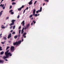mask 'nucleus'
<instances>
[{"label": "nucleus", "instance_id": "f257e3e1", "mask_svg": "<svg viewBox=\"0 0 64 64\" xmlns=\"http://www.w3.org/2000/svg\"><path fill=\"white\" fill-rule=\"evenodd\" d=\"M9 51V50H8L6 51V52H5V54L6 55V56H4L3 57V58L4 59L8 58L9 57V56H12V55L11 53L10 52H8Z\"/></svg>", "mask_w": 64, "mask_h": 64}, {"label": "nucleus", "instance_id": "f03ea898", "mask_svg": "<svg viewBox=\"0 0 64 64\" xmlns=\"http://www.w3.org/2000/svg\"><path fill=\"white\" fill-rule=\"evenodd\" d=\"M21 40L20 41H19L18 42H14L13 43V44L14 46H15L16 45H18V44H20V43H21Z\"/></svg>", "mask_w": 64, "mask_h": 64}, {"label": "nucleus", "instance_id": "7ed1b4c3", "mask_svg": "<svg viewBox=\"0 0 64 64\" xmlns=\"http://www.w3.org/2000/svg\"><path fill=\"white\" fill-rule=\"evenodd\" d=\"M14 50V47L12 46L10 47V52H13Z\"/></svg>", "mask_w": 64, "mask_h": 64}, {"label": "nucleus", "instance_id": "20e7f679", "mask_svg": "<svg viewBox=\"0 0 64 64\" xmlns=\"http://www.w3.org/2000/svg\"><path fill=\"white\" fill-rule=\"evenodd\" d=\"M30 25V24H27L25 28H24V30H26V29H28V28H29V26Z\"/></svg>", "mask_w": 64, "mask_h": 64}, {"label": "nucleus", "instance_id": "39448f33", "mask_svg": "<svg viewBox=\"0 0 64 64\" xmlns=\"http://www.w3.org/2000/svg\"><path fill=\"white\" fill-rule=\"evenodd\" d=\"M11 34H9L8 36V39H9L10 38H11Z\"/></svg>", "mask_w": 64, "mask_h": 64}, {"label": "nucleus", "instance_id": "423d86ee", "mask_svg": "<svg viewBox=\"0 0 64 64\" xmlns=\"http://www.w3.org/2000/svg\"><path fill=\"white\" fill-rule=\"evenodd\" d=\"M4 61L2 60H0V63L2 64L4 63Z\"/></svg>", "mask_w": 64, "mask_h": 64}, {"label": "nucleus", "instance_id": "0eeeda50", "mask_svg": "<svg viewBox=\"0 0 64 64\" xmlns=\"http://www.w3.org/2000/svg\"><path fill=\"white\" fill-rule=\"evenodd\" d=\"M22 24V26H24L25 24L24 21V20L21 23V24Z\"/></svg>", "mask_w": 64, "mask_h": 64}, {"label": "nucleus", "instance_id": "6e6552de", "mask_svg": "<svg viewBox=\"0 0 64 64\" xmlns=\"http://www.w3.org/2000/svg\"><path fill=\"white\" fill-rule=\"evenodd\" d=\"M32 0H31L30 2L29 3V4L30 5L31 4H32Z\"/></svg>", "mask_w": 64, "mask_h": 64}, {"label": "nucleus", "instance_id": "1a4fd4ad", "mask_svg": "<svg viewBox=\"0 0 64 64\" xmlns=\"http://www.w3.org/2000/svg\"><path fill=\"white\" fill-rule=\"evenodd\" d=\"M15 20H12V21H11V22H12V23L13 24H14V22H15Z\"/></svg>", "mask_w": 64, "mask_h": 64}, {"label": "nucleus", "instance_id": "9d476101", "mask_svg": "<svg viewBox=\"0 0 64 64\" xmlns=\"http://www.w3.org/2000/svg\"><path fill=\"white\" fill-rule=\"evenodd\" d=\"M26 32H25L22 35V36H25V35H26Z\"/></svg>", "mask_w": 64, "mask_h": 64}, {"label": "nucleus", "instance_id": "9b49d317", "mask_svg": "<svg viewBox=\"0 0 64 64\" xmlns=\"http://www.w3.org/2000/svg\"><path fill=\"white\" fill-rule=\"evenodd\" d=\"M0 55H2V54H3L4 53V52H0Z\"/></svg>", "mask_w": 64, "mask_h": 64}, {"label": "nucleus", "instance_id": "f8f14e48", "mask_svg": "<svg viewBox=\"0 0 64 64\" xmlns=\"http://www.w3.org/2000/svg\"><path fill=\"white\" fill-rule=\"evenodd\" d=\"M14 25V24H13V23H12L10 24L9 25L10 26H11L12 25Z\"/></svg>", "mask_w": 64, "mask_h": 64}, {"label": "nucleus", "instance_id": "ddd939ff", "mask_svg": "<svg viewBox=\"0 0 64 64\" xmlns=\"http://www.w3.org/2000/svg\"><path fill=\"white\" fill-rule=\"evenodd\" d=\"M36 12V10L35 9H34L33 11V13H35Z\"/></svg>", "mask_w": 64, "mask_h": 64}, {"label": "nucleus", "instance_id": "4468645a", "mask_svg": "<svg viewBox=\"0 0 64 64\" xmlns=\"http://www.w3.org/2000/svg\"><path fill=\"white\" fill-rule=\"evenodd\" d=\"M18 37L17 36H16L14 37V38H15V39H16V38H17Z\"/></svg>", "mask_w": 64, "mask_h": 64}, {"label": "nucleus", "instance_id": "2eb2a0df", "mask_svg": "<svg viewBox=\"0 0 64 64\" xmlns=\"http://www.w3.org/2000/svg\"><path fill=\"white\" fill-rule=\"evenodd\" d=\"M22 9V8H18V11H20Z\"/></svg>", "mask_w": 64, "mask_h": 64}, {"label": "nucleus", "instance_id": "dca6fc26", "mask_svg": "<svg viewBox=\"0 0 64 64\" xmlns=\"http://www.w3.org/2000/svg\"><path fill=\"white\" fill-rule=\"evenodd\" d=\"M42 7H41L40 8V10H39L40 11V12H41L42 11Z\"/></svg>", "mask_w": 64, "mask_h": 64}, {"label": "nucleus", "instance_id": "f3484780", "mask_svg": "<svg viewBox=\"0 0 64 64\" xmlns=\"http://www.w3.org/2000/svg\"><path fill=\"white\" fill-rule=\"evenodd\" d=\"M10 48V47L8 46H7L6 48V50H7L8 48Z\"/></svg>", "mask_w": 64, "mask_h": 64}, {"label": "nucleus", "instance_id": "a211bd4d", "mask_svg": "<svg viewBox=\"0 0 64 64\" xmlns=\"http://www.w3.org/2000/svg\"><path fill=\"white\" fill-rule=\"evenodd\" d=\"M24 28H23L22 30V31H21L22 32H24Z\"/></svg>", "mask_w": 64, "mask_h": 64}, {"label": "nucleus", "instance_id": "6ab92c4d", "mask_svg": "<svg viewBox=\"0 0 64 64\" xmlns=\"http://www.w3.org/2000/svg\"><path fill=\"white\" fill-rule=\"evenodd\" d=\"M2 47L1 46H0V51H2Z\"/></svg>", "mask_w": 64, "mask_h": 64}, {"label": "nucleus", "instance_id": "aec40b11", "mask_svg": "<svg viewBox=\"0 0 64 64\" xmlns=\"http://www.w3.org/2000/svg\"><path fill=\"white\" fill-rule=\"evenodd\" d=\"M16 4V3L14 2H13L12 3V4L13 5L14 4Z\"/></svg>", "mask_w": 64, "mask_h": 64}, {"label": "nucleus", "instance_id": "412c9836", "mask_svg": "<svg viewBox=\"0 0 64 64\" xmlns=\"http://www.w3.org/2000/svg\"><path fill=\"white\" fill-rule=\"evenodd\" d=\"M11 14L12 15L14 14V12H10Z\"/></svg>", "mask_w": 64, "mask_h": 64}, {"label": "nucleus", "instance_id": "4be33fe9", "mask_svg": "<svg viewBox=\"0 0 64 64\" xmlns=\"http://www.w3.org/2000/svg\"><path fill=\"white\" fill-rule=\"evenodd\" d=\"M40 12V11L39 10H38V11H36V13H38V12Z\"/></svg>", "mask_w": 64, "mask_h": 64}, {"label": "nucleus", "instance_id": "5701e85b", "mask_svg": "<svg viewBox=\"0 0 64 64\" xmlns=\"http://www.w3.org/2000/svg\"><path fill=\"white\" fill-rule=\"evenodd\" d=\"M3 12V11H2L0 12V15H1L2 14V12Z\"/></svg>", "mask_w": 64, "mask_h": 64}, {"label": "nucleus", "instance_id": "b1692460", "mask_svg": "<svg viewBox=\"0 0 64 64\" xmlns=\"http://www.w3.org/2000/svg\"><path fill=\"white\" fill-rule=\"evenodd\" d=\"M1 28L2 29H5V27L4 26L1 27Z\"/></svg>", "mask_w": 64, "mask_h": 64}, {"label": "nucleus", "instance_id": "393cba45", "mask_svg": "<svg viewBox=\"0 0 64 64\" xmlns=\"http://www.w3.org/2000/svg\"><path fill=\"white\" fill-rule=\"evenodd\" d=\"M3 39H4V40H6V37H4L3 38Z\"/></svg>", "mask_w": 64, "mask_h": 64}, {"label": "nucleus", "instance_id": "a878e982", "mask_svg": "<svg viewBox=\"0 0 64 64\" xmlns=\"http://www.w3.org/2000/svg\"><path fill=\"white\" fill-rule=\"evenodd\" d=\"M15 26H13V29H15Z\"/></svg>", "mask_w": 64, "mask_h": 64}, {"label": "nucleus", "instance_id": "bb28decb", "mask_svg": "<svg viewBox=\"0 0 64 64\" xmlns=\"http://www.w3.org/2000/svg\"><path fill=\"white\" fill-rule=\"evenodd\" d=\"M12 11H13V10H10L9 12H12Z\"/></svg>", "mask_w": 64, "mask_h": 64}, {"label": "nucleus", "instance_id": "cd10ccee", "mask_svg": "<svg viewBox=\"0 0 64 64\" xmlns=\"http://www.w3.org/2000/svg\"><path fill=\"white\" fill-rule=\"evenodd\" d=\"M12 8V6H10V9L11 8Z\"/></svg>", "mask_w": 64, "mask_h": 64}, {"label": "nucleus", "instance_id": "c85d7f7f", "mask_svg": "<svg viewBox=\"0 0 64 64\" xmlns=\"http://www.w3.org/2000/svg\"><path fill=\"white\" fill-rule=\"evenodd\" d=\"M34 16H38V15L37 14H34Z\"/></svg>", "mask_w": 64, "mask_h": 64}, {"label": "nucleus", "instance_id": "c756f323", "mask_svg": "<svg viewBox=\"0 0 64 64\" xmlns=\"http://www.w3.org/2000/svg\"><path fill=\"white\" fill-rule=\"evenodd\" d=\"M24 7V6L23 5V6H22V7H21L20 8L22 9Z\"/></svg>", "mask_w": 64, "mask_h": 64}, {"label": "nucleus", "instance_id": "7c9ffc66", "mask_svg": "<svg viewBox=\"0 0 64 64\" xmlns=\"http://www.w3.org/2000/svg\"><path fill=\"white\" fill-rule=\"evenodd\" d=\"M20 34H18V37H20Z\"/></svg>", "mask_w": 64, "mask_h": 64}, {"label": "nucleus", "instance_id": "2f4dec72", "mask_svg": "<svg viewBox=\"0 0 64 64\" xmlns=\"http://www.w3.org/2000/svg\"><path fill=\"white\" fill-rule=\"evenodd\" d=\"M33 22H34V24H35V23H36V22H35V20H34Z\"/></svg>", "mask_w": 64, "mask_h": 64}, {"label": "nucleus", "instance_id": "473e14b6", "mask_svg": "<svg viewBox=\"0 0 64 64\" xmlns=\"http://www.w3.org/2000/svg\"><path fill=\"white\" fill-rule=\"evenodd\" d=\"M37 2V1H35L34 2V4H36V3Z\"/></svg>", "mask_w": 64, "mask_h": 64}, {"label": "nucleus", "instance_id": "72a5a7b5", "mask_svg": "<svg viewBox=\"0 0 64 64\" xmlns=\"http://www.w3.org/2000/svg\"><path fill=\"white\" fill-rule=\"evenodd\" d=\"M1 43L2 44H4V42H2Z\"/></svg>", "mask_w": 64, "mask_h": 64}, {"label": "nucleus", "instance_id": "f704fd0d", "mask_svg": "<svg viewBox=\"0 0 64 64\" xmlns=\"http://www.w3.org/2000/svg\"><path fill=\"white\" fill-rule=\"evenodd\" d=\"M28 7L26 8L25 9V10H28Z\"/></svg>", "mask_w": 64, "mask_h": 64}, {"label": "nucleus", "instance_id": "c9c22d12", "mask_svg": "<svg viewBox=\"0 0 64 64\" xmlns=\"http://www.w3.org/2000/svg\"><path fill=\"white\" fill-rule=\"evenodd\" d=\"M21 27L20 26L18 28V29H21Z\"/></svg>", "mask_w": 64, "mask_h": 64}, {"label": "nucleus", "instance_id": "e433bc0d", "mask_svg": "<svg viewBox=\"0 0 64 64\" xmlns=\"http://www.w3.org/2000/svg\"><path fill=\"white\" fill-rule=\"evenodd\" d=\"M3 8H2V9H5V6H3Z\"/></svg>", "mask_w": 64, "mask_h": 64}, {"label": "nucleus", "instance_id": "4c0bfd02", "mask_svg": "<svg viewBox=\"0 0 64 64\" xmlns=\"http://www.w3.org/2000/svg\"><path fill=\"white\" fill-rule=\"evenodd\" d=\"M20 17V15H18L17 17V18H18Z\"/></svg>", "mask_w": 64, "mask_h": 64}, {"label": "nucleus", "instance_id": "58836bf2", "mask_svg": "<svg viewBox=\"0 0 64 64\" xmlns=\"http://www.w3.org/2000/svg\"><path fill=\"white\" fill-rule=\"evenodd\" d=\"M48 0H46V1H45L46 2H48L49 1Z\"/></svg>", "mask_w": 64, "mask_h": 64}, {"label": "nucleus", "instance_id": "ea45409f", "mask_svg": "<svg viewBox=\"0 0 64 64\" xmlns=\"http://www.w3.org/2000/svg\"><path fill=\"white\" fill-rule=\"evenodd\" d=\"M15 34V32H13L12 33V34Z\"/></svg>", "mask_w": 64, "mask_h": 64}, {"label": "nucleus", "instance_id": "a19ab883", "mask_svg": "<svg viewBox=\"0 0 64 64\" xmlns=\"http://www.w3.org/2000/svg\"><path fill=\"white\" fill-rule=\"evenodd\" d=\"M32 15H30V16L29 17H30V18H31V17H32Z\"/></svg>", "mask_w": 64, "mask_h": 64}, {"label": "nucleus", "instance_id": "79ce46f5", "mask_svg": "<svg viewBox=\"0 0 64 64\" xmlns=\"http://www.w3.org/2000/svg\"><path fill=\"white\" fill-rule=\"evenodd\" d=\"M25 10H24V12H23V14H24V13L25 12Z\"/></svg>", "mask_w": 64, "mask_h": 64}, {"label": "nucleus", "instance_id": "37998d69", "mask_svg": "<svg viewBox=\"0 0 64 64\" xmlns=\"http://www.w3.org/2000/svg\"><path fill=\"white\" fill-rule=\"evenodd\" d=\"M9 18V17H7L6 18V19H8Z\"/></svg>", "mask_w": 64, "mask_h": 64}, {"label": "nucleus", "instance_id": "c03bdc74", "mask_svg": "<svg viewBox=\"0 0 64 64\" xmlns=\"http://www.w3.org/2000/svg\"><path fill=\"white\" fill-rule=\"evenodd\" d=\"M12 26H11L10 27V28L11 29H12Z\"/></svg>", "mask_w": 64, "mask_h": 64}, {"label": "nucleus", "instance_id": "a18cd8bd", "mask_svg": "<svg viewBox=\"0 0 64 64\" xmlns=\"http://www.w3.org/2000/svg\"><path fill=\"white\" fill-rule=\"evenodd\" d=\"M5 60L6 61H8V60L7 59H5Z\"/></svg>", "mask_w": 64, "mask_h": 64}, {"label": "nucleus", "instance_id": "49530a36", "mask_svg": "<svg viewBox=\"0 0 64 64\" xmlns=\"http://www.w3.org/2000/svg\"><path fill=\"white\" fill-rule=\"evenodd\" d=\"M33 13V14L32 16H34V14H35V13Z\"/></svg>", "mask_w": 64, "mask_h": 64}, {"label": "nucleus", "instance_id": "de8ad7c7", "mask_svg": "<svg viewBox=\"0 0 64 64\" xmlns=\"http://www.w3.org/2000/svg\"><path fill=\"white\" fill-rule=\"evenodd\" d=\"M33 22H32V24H31V25H32H32H33Z\"/></svg>", "mask_w": 64, "mask_h": 64}, {"label": "nucleus", "instance_id": "09e8293b", "mask_svg": "<svg viewBox=\"0 0 64 64\" xmlns=\"http://www.w3.org/2000/svg\"><path fill=\"white\" fill-rule=\"evenodd\" d=\"M4 6V4H3V5H2V7Z\"/></svg>", "mask_w": 64, "mask_h": 64}, {"label": "nucleus", "instance_id": "8fccbe9b", "mask_svg": "<svg viewBox=\"0 0 64 64\" xmlns=\"http://www.w3.org/2000/svg\"><path fill=\"white\" fill-rule=\"evenodd\" d=\"M24 36V38H26V36Z\"/></svg>", "mask_w": 64, "mask_h": 64}, {"label": "nucleus", "instance_id": "3c124183", "mask_svg": "<svg viewBox=\"0 0 64 64\" xmlns=\"http://www.w3.org/2000/svg\"><path fill=\"white\" fill-rule=\"evenodd\" d=\"M0 6H2V4H0Z\"/></svg>", "mask_w": 64, "mask_h": 64}, {"label": "nucleus", "instance_id": "603ef678", "mask_svg": "<svg viewBox=\"0 0 64 64\" xmlns=\"http://www.w3.org/2000/svg\"><path fill=\"white\" fill-rule=\"evenodd\" d=\"M21 31V30H19V32H20Z\"/></svg>", "mask_w": 64, "mask_h": 64}, {"label": "nucleus", "instance_id": "864d4df0", "mask_svg": "<svg viewBox=\"0 0 64 64\" xmlns=\"http://www.w3.org/2000/svg\"><path fill=\"white\" fill-rule=\"evenodd\" d=\"M12 31H13V30H12L10 31V32H12Z\"/></svg>", "mask_w": 64, "mask_h": 64}, {"label": "nucleus", "instance_id": "5fc2aeb1", "mask_svg": "<svg viewBox=\"0 0 64 64\" xmlns=\"http://www.w3.org/2000/svg\"><path fill=\"white\" fill-rule=\"evenodd\" d=\"M15 0H12V1H12H12H14Z\"/></svg>", "mask_w": 64, "mask_h": 64}, {"label": "nucleus", "instance_id": "6e6d98bb", "mask_svg": "<svg viewBox=\"0 0 64 64\" xmlns=\"http://www.w3.org/2000/svg\"><path fill=\"white\" fill-rule=\"evenodd\" d=\"M45 4V3H44L43 4V6H44Z\"/></svg>", "mask_w": 64, "mask_h": 64}, {"label": "nucleus", "instance_id": "4d7b16f0", "mask_svg": "<svg viewBox=\"0 0 64 64\" xmlns=\"http://www.w3.org/2000/svg\"><path fill=\"white\" fill-rule=\"evenodd\" d=\"M6 4H4V5H5V6H6Z\"/></svg>", "mask_w": 64, "mask_h": 64}, {"label": "nucleus", "instance_id": "13d9d810", "mask_svg": "<svg viewBox=\"0 0 64 64\" xmlns=\"http://www.w3.org/2000/svg\"><path fill=\"white\" fill-rule=\"evenodd\" d=\"M4 26L3 25H2L1 27H3Z\"/></svg>", "mask_w": 64, "mask_h": 64}, {"label": "nucleus", "instance_id": "bf43d9fd", "mask_svg": "<svg viewBox=\"0 0 64 64\" xmlns=\"http://www.w3.org/2000/svg\"><path fill=\"white\" fill-rule=\"evenodd\" d=\"M2 1H1V2L0 3V4H1V3H2Z\"/></svg>", "mask_w": 64, "mask_h": 64}, {"label": "nucleus", "instance_id": "052dcab7", "mask_svg": "<svg viewBox=\"0 0 64 64\" xmlns=\"http://www.w3.org/2000/svg\"><path fill=\"white\" fill-rule=\"evenodd\" d=\"M24 41V40L23 39H22V41Z\"/></svg>", "mask_w": 64, "mask_h": 64}, {"label": "nucleus", "instance_id": "680f3d73", "mask_svg": "<svg viewBox=\"0 0 64 64\" xmlns=\"http://www.w3.org/2000/svg\"><path fill=\"white\" fill-rule=\"evenodd\" d=\"M2 34H0V36H1V35H2Z\"/></svg>", "mask_w": 64, "mask_h": 64}, {"label": "nucleus", "instance_id": "e2e57ef3", "mask_svg": "<svg viewBox=\"0 0 64 64\" xmlns=\"http://www.w3.org/2000/svg\"><path fill=\"white\" fill-rule=\"evenodd\" d=\"M33 19V18H32V20Z\"/></svg>", "mask_w": 64, "mask_h": 64}, {"label": "nucleus", "instance_id": "0e129e2a", "mask_svg": "<svg viewBox=\"0 0 64 64\" xmlns=\"http://www.w3.org/2000/svg\"><path fill=\"white\" fill-rule=\"evenodd\" d=\"M23 32H22L21 33H22V34H23Z\"/></svg>", "mask_w": 64, "mask_h": 64}, {"label": "nucleus", "instance_id": "69168bd1", "mask_svg": "<svg viewBox=\"0 0 64 64\" xmlns=\"http://www.w3.org/2000/svg\"><path fill=\"white\" fill-rule=\"evenodd\" d=\"M39 15H40V14H38V16H39Z\"/></svg>", "mask_w": 64, "mask_h": 64}, {"label": "nucleus", "instance_id": "338daca9", "mask_svg": "<svg viewBox=\"0 0 64 64\" xmlns=\"http://www.w3.org/2000/svg\"><path fill=\"white\" fill-rule=\"evenodd\" d=\"M0 37L1 38V37H2V36H0Z\"/></svg>", "mask_w": 64, "mask_h": 64}, {"label": "nucleus", "instance_id": "774afa93", "mask_svg": "<svg viewBox=\"0 0 64 64\" xmlns=\"http://www.w3.org/2000/svg\"><path fill=\"white\" fill-rule=\"evenodd\" d=\"M20 32H19V34H20Z\"/></svg>", "mask_w": 64, "mask_h": 64}]
</instances>
